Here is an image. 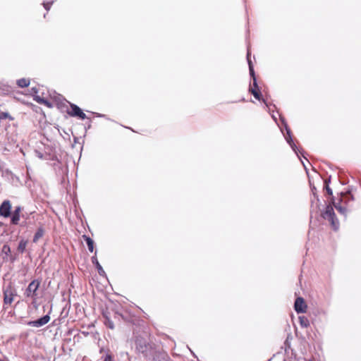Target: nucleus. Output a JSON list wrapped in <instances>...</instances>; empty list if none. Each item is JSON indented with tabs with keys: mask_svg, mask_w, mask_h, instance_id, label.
Listing matches in <instances>:
<instances>
[{
	"mask_svg": "<svg viewBox=\"0 0 361 361\" xmlns=\"http://www.w3.org/2000/svg\"><path fill=\"white\" fill-rule=\"evenodd\" d=\"M331 204H332L331 202L326 207L325 210L322 214V216L329 221L330 225L334 230H337L339 226V222L336 217L334 208Z\"/></svg>",
	"mask_w": 361,
	"mask_h": 361,
	"instance_id": "obj_4",
	"label": "nucleus"
},
{
	"mask_svg": "<svg viewBox=\"0 0 361 361\" xmlns=\"http://www.w3.org/2000/svg\"><path fill=\"white\" fill-rule=\"evenodd\" d=\"M294 309L296 312L298 313H305L307 311V305L305 301V300L301 298L298 297L296 298L295 303H294Z\"/></svg>",
	"mask_w": 361,
	"mask_h": 361,
	"instance_id": "obj_8",
	"label": "nucleus"
},
{
	"mask_svg": "<svg viewBox=\"0 0 361 361\" xmlns=\"http://www.w3.org/2000/svg\"><path fill=\"white\" fill-rule=\"evenodd\" d=\"M49 320L50 317L49 315H45L39 319L30 322L28 324L32 326L39 327L47 324L49 322Z\"/></svg>",
	"mask_w": 361,
	"mask_h": 361,
	"instance_id": "obj_11",
	"label": "nucleus"
},
{
	"mask_svg": "<svg viewBox=\"0 0 361 361\" xmlns=\"http://www.w3.org/2000/svg\"><path fill=\"white\" fill-rule=\"evenodd\" d=\"M11 203L10 200H4L0 205V216L7 218L11 214Z\"/></svg>",
	"mask_w": 361,
	"mask_h": 361,
	"instance_id": "obj_7",
	"label": "nucleus"
},
{
	"mask_svg": "<svg viewBox=\"0 0 361 361\" xmlns=\"http://www.w3.org/2000/svg\"><path fill=\"white\" fill-rule=\"evenodd\" d=\"M104 317V324L109 329H114V323L106 315V314H103Z\"/></svg>",
	"mask_w": 361,
	"mask_h": 361,
	"instance_id": "obj_20",
	"label": "nucleus"
},
{
	"mask_svg": "<svg viewBox=\"0 0 361 361\" xmlns=\"http://www.w3.org/2000/svg\"><path fill=\"white\" fill-rule=\"evenodd\" d=\"M92 262L95 264L96 268L98 270V273L99 275L104 274V271L102 269L101 264L99 263L97 257V252H95L94 255L92 257Z\"/></svg>",
	"mask_w": 361,
	"mask_h": 361,
	"instance_id": "obj_13",
	"label": "nucleus"
},
{
	"mask_svg": "<svg viewBox=\"0 0 361 361\" xmlns=\"http://www.w3.org/2000/svg\"><path fill=\"white\" fill-rule=\"evenodd\" d=\"M71 111L69 112V115L71 116H77L81 119L86 118L85 114L75 104H71Z\"/></svg>",
	"mask_w": 361,
	"mask_h": 361,
	"instance_id": "obj_9",
	"label": "nucleus"
},
{
	"mask_svg": "<svg viewBox=\"0 0 361 361\" xmlns=\"http://www.w3.org/2000/svg\"><path fill=\"white\" fill-rule=\"evenodd\" d=\"M21 212H22V208L20 206L16 207V208L11 215V224L18 225L19 224Z\"/></svg>",
	"mask_w": 361,
	"mask_h": 361,
	"instance_id": "obj_10",
	"label": "nucleus"
},
{
	"mask_svg": "<svg viewBox=\"0 0 361 361\" xmlns=\"http://www.w3.org/2000/svg\"><path fill=\"white\" fill-rule=\"evenodd\" d=\"M27 245V240H25L24 239H22L18 244V251L20 253H23L26 249Z\"/></svg>",
	"mask_w": 361,
	"mask_h": 361,
	"instance_id": "obj_17",
	"label": "nucleus"
},
{
	"mask_svg": "<svg viewBox=\"0 0 361 361\" xmlns=\"http://www.w3.org/2000/svg\"><path fill=\"white\" fill-rule=\"evenodd\" d=\"M44 234V229L40 227L37 229L33 237V243H37Z\"/></svg>",
	"mask_w": 361,
	"mask_h": 361,
	"instance_id": "obj_16",
	"label": "nucleus"
},
{
	"mask_svg": "<svg viewBox=\"0 0 361 361\" xmlns=\"http://www.w3.org/2000/svg\"><path fill=\"white\" fill-rule=\"evenodd\" d=\"M41 279L32 280L25 288L24 295L27 298H31L33 302L36 301L38 297V290L41 285Z\"/></svg>",
	"mask_w": 361,
	"mask_h": 361,
	"instance_id": "obj_3",
	"label": "nucleus"
},
{
	"mask_svg": "<svg viewBox=\"0 0 361 361\" xmlns=\"http://www.w3.org/2000/svg\"><path fill=\"white\" fill-rule=\"evenodd\" d=\"M17 85L20 87H27L30 85V80L27 78H21L17 80Z\"/></svg>",
	"mask_w": 361,
	"mask_h": 361,
	"instance_id": "obj_19",
	"label": "nucleus"
},
{
	"mask_svg": "<svg viewBox=\"0 0 361 361\" xmlns=\"http://www.w3.org/2000/svg\"><path fill=\"white\" fill-rule=\"evenodd\" d=\"M135 348L137 351L147 357L152 355L154 350V344L150 342L147 334L144 336H137L135 339Z\"/></svg>",
	"mask_w": 361,
	"mask_h": 361,
	"instance_id": "obj_1",
	"label": "nucleus"
},
{
	"mask_svg": "<svg viewBox=\"0 0 361 361\" xmlns=\"http://www.w3.org/2000/svg\"><path fill=\"white\" fill-rule=\"evenodd\" d=\"M0 257H1V261L0 262V267H1L4 263L7 262L9 258L11 259V250L8 245L5 244L2 246L0 252Z\"/></svg>",
	"mask_w": 361,
	"mask_h": 361,
	"instance_id": "obj_6",
	"label": "nucleus"
},
{
	"mask_svg": "<svg viewBox=\"0 0 361 361\" xmlns=\"http://www.w3.org/2000/svg\"><path fill=\"white\" fill-rule=\"evenodd\" d=\"M3 294L4 307L7 309L8 306H10L13 303L14 298L17 295V292L14 286L11 284L4 289Z\"/></svg>",
	"mask_w": 361,
	"mask_h": 361,
	"instance_id": "obj_5",
	"label": "nucleus"
},
{
	"mask_svg": "<svg viewBox=\"0 0 361 361\" xmlns=\"http://www.w3.org/2000/svg\"><path fill=\"white\" fill-rule=\"evenodd\" d=\"M354 200L350 191L341 193V197L338 201H336L334 197H331V203L334 207L342 214L346 215L348 208L350 206V202Z\"/></svg>",
	"mask_w": 361,
	"mask_h": 361,
	"instance_id": "obj_2",
	"label": "nucleus"
},
{
	"mask_svg": "<svg viewBox=\"0 0 361 361\" xmlns=\"http://www.w3.org/2000/svg\"><path fill=\"white\" fill-rule=\"evenodd\" d=\"M250 57V54L248 52L247 55V62H248V65H249L250 74L253 80V85L255 87H257V80H256V77H255V71H254L253 65H252V63Z\"/></svg>",
	"mask_w": 361,
	"mask_h": 361,
	"instance_id": "obj_12",
	"label": "nucleus"
},
{
	"mask_svg": "<svg viewBox=\"0 0 361 361\" xmlns=\"http://www.w3.org/2000/svg\"><path fill=\"white\" fill-rule=\"evenodd\" d=\"M8 117V114L7 113H2L0 114V121L1 119H4Z\"/></svg>",
	"mask_w": 361,
	"mask_h": 361,
	"instance_id": "obj_24",
	"label": "nucleus"
},
{
	"mask_svg": "<svg viewBox=\"0 0 361 361\" xmlns=\"http://www.w3.org/2000/svg\"><path fill=\"white\" fill-rule=\"evenodd\" d=\"M36 101L37 102L40 103V104H44L46 106H50V104H49V102L45 100V99H44L38 98V99H36Z\"/></svg>",
	"mask_w": 361,
	"mask_h": 361,
	"instance_id": "obj_22",
	"label": "nucleus"
},
{
	"mask_svg": "<svg viewBox=\"0 0 361 361\" xmlns=\"http://www.w3.org/2000/svg\"><path fill=\"white\" fill-rule=\"evenodd\" d=\"M44 7H45V8H46L47 10H48V9L49 8V4H44Z\"/></svg>",
	"mask_w": 361,
	"mask_h": 361,
	"instance_id": "obj_25",
	"label": "nucleus"
},
{
	"mask_svg": "<svg viewBox=\"0 0 361 361\" xmlns=\"http://www.w3.org/2000/svg\"><path fill=\"white\" fill-rule=\"evenodd\" d=\"M324 184H325L324 188L326 190V193L329 195L332 196L333 195L332 190L329 188V184L326 180H325Z\"/></svg>",
	"mask_w": 361,
	"mask_h": 361,
	"instance_id": "obj_21",
	"label": "nucleus"
},
{
	"mask_svg": "<svg viewBox=\"0 0 361 361\" xmlns=\"http://www.w3.org/2000/svg\"><path fill=\"white\" fill-rule=\"evenodd\" d=\"M82 238L86 242V243L87 245V247H88L89 251L90 252H92L94 251V249L93 240L90 237H89V236H87L86 235H83L82 236Z\"/></svg>",
	"mask_w": 361,
	"mask_h": 361,
	"instance_id": "obj_14",
	"label": "nucleus"
},
{
	"mask_svg": "<svg viewBox=\"0 0 361 361\" xmlns=\"http://www.w3.org/2000/svg\"><path fill=\"white\" fill-rule=\"evenodd\" d=\"M103 361H114L113 357L110 354H106L104 356V357L103 359Z\"/></svg>",
	"mask_w": 361,
	"mask_h": 361,
	"instance_id": "obj_23",
	"label": "nucleus"
},
{
	"mask_svg": "<svg viewBox=\"0 0 361 361\" xmlns=\"http://www.w3.org/2000/svg\"><path fill=\"white\" fill-rule=\"evenodd\" d=\"M249 91L251 92V94L255 97V98L257 100H260L261 99V92L259 90V87H255L254 85L253 87H251L249 90Z\"/></svg>",
	"mask_w": 361,
	"mask_h": 361,
	"instance_id": "obj_15",
	"label": "nucleus"
},
{
	"mask_svg": "<svg viewBox=\"0 0 361 361\" xmlns=\"http://www.w3.org/2000/svg\"><path fill=\"white\" fill-rule=\"evenodd\" d=\"M300 324L302 327L307 328L310 326L309 319L305 316H300L298 317Z\"/></svg>",
	"mask_w": 361,
	"mask_h": 361,
	"instance_id": "obj_18",
	"label": "nucleus"
}]
</instances>
